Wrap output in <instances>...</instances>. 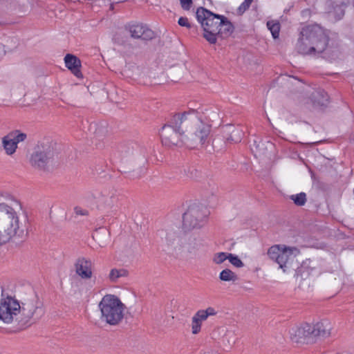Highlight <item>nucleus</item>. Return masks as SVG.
Listing matches in <instances>:
<instances>
[{"mask_svg":"<svg viewBox=\"0 0 354 354\" xmlns=\"http://www.w3.org/2000/svg\"><path fill=\"white\" fill-rule=\"evenodd\" d=\"M74 212L77 215L86 216L88 214V212L86 209H84L78 206L74 208Z\"/></svg>","mask_w":354,"mask_h":354,"instance_id":"nucleus-32","label":"nucleus"},{"mask_svg":"<svg viewBox=\"0 0 354 354\" xmlns=\"http://www.w3.org/2000/svg\"><path fill=\"white\" fill-rule=\"evenodd\" d=\"M252 1L253 0H245L238 8L239 13L243 14L245 10H247L250 8Z\"/></svg>","mask_w":354,"mask_h":354,"instance_id":"nucleus-28","label":"nucleus"},{"mask_svg":"<svg viewBox=\"0 0 354 354\" xmlns=\"http://www.w3.org/2000/svg\"><path fill=\"white\" fill-rule=\"evenodd\" d=\"M20 304L14 297L5 294V290L1 287V298L0 299V320L6 324L21 321L19 310Z\"/></svg>","mask_w":354,"mask_h":354,"instance_id":"nucleus-7","label":"nucleus"},{"mask_svg":"<svg viewBox=\"0 0 354 354\" xmlns=\"http://www.w3.org/2000/svg\"><path fill=\"white\" fill-rule=\"evenodd\" d=\"M311 97L313 104L319 106L326 105L328 100V95L324 91H317L313 93Z\"/></svg>","mask_w":354,"mask_h":354,"instance_id":"nucleus-19","label":"nucleus"},{"mask_svg":"<svg viewBox=\"0 0 354 354\" xmlns=\"http://www.w3.org/2000/svg\"><path fill=\"white\" fill-rule=\"evenodd\" d=\"M183 115V113H176L172 115L169 120L165 124L160 131V136L162 145L169 147L174 146H182L183 144L184 131L183 124H180L176 121V118Z\"/></svg>","mask_w":354,"mask_h":354,"instance_id":"nucleus-6","label":"nucleus"},{"mask_svg":"<svg viewBox=\"0 0 354 354\" xmlns=\"http://www.w3.org/2000/svg\"><path fill=\"white\" fill-rule=\"evenodd\" d=\"M229 261L236 268H242L244 264L238 256L230 253L228 257Z\"/></svg>","mask_w":354,"mask_h":354,"instance_id":"nucleus-26","label":"nucleus"},{"mask_svg":"<svg viewBox=\"0 0 354 354\" xmlns=\"http://www.w3.org/2000/svg\"><path fill=\"white\" fill-rule=\"evenodd\" d=\"M290 335L292 341L297 343L303 342L307 337H313L311 325L305 323L296 328H292Z\"/></svg>","mask_w":354,"mask_h":354,"instance_id":"nucleus-16","label":"nucleus"},{"mask_svg":"<svg viewBox=\"0 0 354 354\" xmlns=\"http://www.w3.org/2000/svg\"><path fill=\"white\" fill-rule=\"evenodd\" d=\"M267 27L270 30L273 38L277 39L279 37L280 30L279 23L269 21L267 22Z\"/></svg>","mask_w":354,"mask_h":354,"instance_id":"nucleus-23","label":"nucleus"},{"mask_svg":"<svg viewBox=\"0 0 354 354\" xmlns=\"http://www.w3.org/2000/svg\"><path fill=\"white\" fill-rule=\"evenodd\" d=\"M208 1L210 2V3H212V0H208Z\"/></svg>","mask_w":354,"mask_h":354,"instance_id":"nucleus-34","label":"nucleus"},{"mask_svg":"<svg viewBox=\"0 0 354 354\" xmlns=\"http://www.w3.org/2000/svg\"><path fill=\"white\" fill-rule=\"evenodd\" d=\"M43 313L41 304L37 297L28 299L20 305L19 315V319L21 320L18 321V324H25L28 323L35 315L37 316L36 319H38L42 315Z\"/></svg>","mask_w":354,"mask_h":354,"instance_id":"nucleus-11","label":"nucleus"},{"mask_svg":"<svg viewBox=\"0 0 354 354\" xmlns=\"http://www.w3.org/2000/svg\"><path fill=\"white\" fill-rule=\"evenodd\" d=\"M194 317H196L201 323L208 318L207 315H205V312L204 310H198L194 315Z\"/></svg>","mask_w":354,"mask_h":354,"instance_id":"nucleus-29","label":"nucleus"},{"mask_svg":"<svg viewBox=\"0 0 354 354\" xmlns=\"http://www.w3.org/2000/svg\"><path fill=\"white\" fill-rule=\"evenodd\" d=\"M98 306L102 322L111 326H117L123 320L126 307L117 296L110 294L104 295Z\"/></svg>","mask_w":354,"mask_h":354,"instance_id":"nucleus-5","label":"nucleus"},{"mask_svg":"<svg viewBox=\"0 0 354 354\" xmlns=\"http://www.w3.org/2000/svg\"><path fill=\"white\" fill-rule=\"evenodd\" d=\"M328 38L323 30L317 25L302 28L298 38L296 49L302 55L320 54L324 51Z\"/></svg>","mask_w":354,"mask_h":354,"instance_id":"nucleus-3","label":"nucleus"},{"mask_svg":"<svg viewBox=\"0 0 354 354\" xmlns=\"http://www.w3.org/2000/svg\"><path fill=\"white\" fill-rule=\"evenodd\" d=\"M126 29L129 32L131 37L134 39L149 41L156 37L155 32L143 24H129L126 26Z\"/></svg>","mask_w":354,"mask_h":354,"instance_id":"nucleus-14","label":"nucleus"},{"mask_svg":"<svg viewBox=\"0 0 354 354\" xmlns=\"http://www.w3.org/2000/svg\"><path fill=\"white\" fill-rule=\"evenodd\" d=\"M290 199L297 206H303L306 202V194L304 192L290 196Z\"/></svg>","mask_w":354,"mask_h":354,"instance_id":"nucleus-24","label":"nucleus"},{"mask_svg":"<svg viewBox=\"0 0 354 354\" xmlns=\"http://www.w3.org/2000/svg\"><path fill=\"white\" fill-rule=\"evenodd\" d=\"M66 66L71 73L78 78L82 77V73L80 71L81 61L76 56L72 54H67L64 57Z\"/></svg>","mask_w":354,"mask_h":354,"instance_id":"nucleus-17","label":"nucleus"},{"mask_svg":"<svg viewBox=\"0 0 354 354\" xmlns=\"http://www.w3.org/2000/svg\"><path fill=\"white\" fill-rule=\"evenodd\" d=\"M23 232L19 212L6 203H0V245L6 244Z\"/></svg>","mask_w":354,"mask_h":354,"instance_id":"nucleus-4","label":"nucleus"},{"mask_svg":"<svg viewBox=\"0 0 354 354\" xmlns=\"http://www.w3.org/2000/svg\"><path fill=\"white\" fill-rule=\"evenodd\" d=\"M182 8L185 10H189L192 5V0H180Z\"/></svg>","mask_w":354,"mask_h":354,"instance_id":"nucleus-31","label":"nucleus"},{"mask_svg":"<svg viewBox=\"0 0 354 354\" xmlns=\"http://www.w3.org/2000/svg\"><path fill=\"white\" fill-rule=\"evenodd\" d=\"M127 275L128 271L127 270L113 268L110 271L109 279L111 282H116L119 278L127 277Z\"/></svg>","mask_w":354,"mask_h":354,"instance_id":"nucleus-22","label":"nucleus"},{"mask_svg":"<svg viewBox=\"0 0 354 354\" xmlns=\"http://www.w3.org/2000/svg\"><path fill=\"white\" fill-rule=\"evenodd\" d=\"M53 149L48 145H41L31 155L30 162L35 168L46 171L53 165Z\"/></svg>","mask_w":354,"mask_h":354,"instance_id":"nucleus-10","label":"nucleus"},{"mask_svg":"<svg viewBox=\"0 0 354 354\" xmlns=\"http://www.w3.org/2000/svg\"><path fill=\"white\" fill-rule=\"evenodd\" d=\"M350 0H327L325 4L326 14L329 19L337 21L343 18Z\"/></svg>","mask_w":354,"mask_h":354,"instance_id":"nucleus-12","label":"nucleus"},{"mask_svg":"<svg viewBox=\"0 0 354 354\" xmlns=\"http://www.w3.org/2000/svg\"><path fill=\"white\" fill-rule=\"evenodd\" d=\"M243 136V131L241 128H234L230 135L226 138L227 140L231 143L240 142Z\"/></svg>","mask_w":354,"mask_h":354,"instance_id":"nucleus-21","label":"nucleus"},{"mask_svg":"<svg viewBox=\"0 0 354 354\" xmlns=\"http://www.w3.org/2000/svg\"><path fill=\"white\" fill-rule=\"evenodd\" d=\"M204 310L205 312V315H207V317L216 315L217 313L216 310L212 307H208L207 308H206Z\"/></svg>","mask_w":354,"mask_h":354,"instance_id":"nucleus-33","label":"nucleus"},{"mask_svg":"<svg viewBox=\"0 0 354 354\" xmlns=\"http://www.w3.org/2000/svg\"><path fill=\"white\" fill-rule=\"evenodd\" d=\"M203 111L190 109L183 113V116H178L176 121L183 124V144L188 148L198 149L208 146L211 142L212 124L201 118Z\"/></svg>","mask_w":354,"mask_h":354,"instance_id":"nucleus-1","label":"nucleus"},{"mask_svg":"<svg viewBox=\"0 0 354 354\" xmlns=\"http://www.w3.org/2000/svg\"><path fill=\"white\" fill-rule=\"evenodd\" d=\"M299 253V250L296 247H288L285 245H272L267 252L269 258L277 263L279 268L282 269L284 272L290 268V255L296 256Z\"/></svg>","mask_w":354,"mask_h":354,"instance_id":"nucleus-8","label":"nucleus"},{"mask_svg":"<svg viewBox=\"0 0 354 354\" xmlns=\"http://www.w3.org/2000/svg\"><path fill=\"white\" fill-rule=\"evenodd\" d=\"M196 15L203 29V37L211 44H216L218 37H228L234 31L233 24L223 15L215 14L203 7L197 8Z\"/></svg>","mask_w":354,"mask_h":354,"instance_id":"nucleus-2","label":"nucleus"},{"mask_svg":"<svg viewBox=\"0 0 354 354\" xmlns=\"http://www.w3.org/2000/svg\"><path fill=\"white\" fill-rule=\"evenodd\" d=\"M27 138V134L19 130H14L4 136L1 139L2 147L8 156L13 155L17 149L18 143L24 142Z\"/></svg>","mask_w":354,"mask_h":354,"instance_id":"nucleus-13","label":"nucleus"},{"mask_svg":"<svg viewBox=\"0 0 354 354\" xmlns=\"http://www.w3.org/2000/svg\"><path fill=\"white\" fill-rule=\"evenodd\" d=\"M208 212L205 207L198 205H192L188 208L183 216V225L186 230L203 226Z\"/></svg>","mask_w":354,"mask_h":354,"instance_id":"nucleus-9","label":"nucleus"},{"mask_svg":"<svg viewBox=\"0 0 354 354\" xmlns=\"http://www.w3.org/2000/svg\"><path fill=\"white\" fill-rule=\"evenodd\" d=\"M178 24L180 26H184L187 28H191L192 27V25L189 22V20L187 17H181L179 18L178 21Z\"/></svg>","mask_w":354,"mask_h":354,"instance_id":"nucleus-30","label":"nucleus"},{"mask_svg":"<svg viewBox=\"0 0 354 354\" xmlns=\"http://www.w3.org/2000/svg\"><path fill=\"white\" fill-rule=\"evenodd\" d=\"M219 279L223 281H236L238 280V277L230 269H224L219 274Z\"/></svg>","mask_w":354,"mask_h":354,"instance_id":"nucleus-20","label":"nucleus"},{"mask_svg":"<svg viewBox=\"0 0 354 354\" xmlns=\"http://www.w3.org/2000/svg\"><path fill=\"white\" fill-rule=\"evenodd\" d=\"M229 254L227 252H218L214 254L212 261L216 264H221L226 259H228Z\"/></svg>","mask_w":354,"mask_h":354,"instance_id":"nucleus-25","label":"nucleus"},{"mask_svg":"<svg viewBox=\"0 0 354 354\" xmlns=\"http://www.w3.org/2000/svg\"><path fill=\"white\" fill-rule=\"evenodd\" d=\"M202 323L199 322L196 317H193L192 319V332L193 334H198L201 329Z\"/></svg>","mask_w":354,"mask_h":354,"instance_id":"nucleus-27","label":"nucleus"},{"mask_svg":"<svg viewBox=\"0 0 354 354\" xmlns=\"http://www.w3.org/2000/svg\"><path fill=\"white\" fill-rule=\"evenodd\" d=\"M330 324L328 321H322L311 325L313 337H328L330 334Z\"/></svg>","mask_w":354,"mask_h":354,"instance_id":"nucleus-18","label":"nucleus"},{"mask_svg":"<svg viewBox=\"0 0 354 354\" xmlns=\"http://www.w3.org/2000/svg\"><path fill=\"white\" fill-rule=\"evenodd\" d=\"M92 262L85 258H80L77 260L75 267V272L83 279H88L92 277Z\"/></svg>","mask_w":354,"mask_h":354,"instance_id":"nucleus-15","label":"nucleus"}]
</instances>
